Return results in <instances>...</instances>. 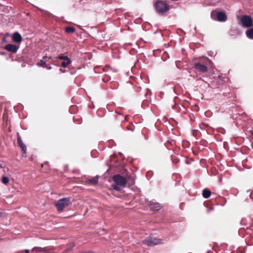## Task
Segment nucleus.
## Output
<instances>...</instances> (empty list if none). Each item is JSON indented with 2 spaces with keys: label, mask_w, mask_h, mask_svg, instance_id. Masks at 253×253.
Listing matches in <instances>:
<instances>
[{
  "label": "nucleus",
  "mask_w": 253,
  "mask_h": 253,
  "mask_svg": "<svg viewBox=\"0 0 253 253\" xmlns=\"http://www.w3.org/2000/svg\"><path fill=\"white\" fill-rule=\"evenodd\" d=\"M156 10L160 15H163L169 9V5L165 1L158 0L154 3Z\"/></svg>",
  "instance_id": "1"
},
{
  "label": "nucleus",
  "mask_w": 253,
  "mask_h": 253,
  "mask_svg": "<svg viewBox=\"0 0 253 253\" xmlns=\"http://www.w3.org/2000/svg\"><path fill=\"white\" fill-rule=\"evenodd\" d=\"M70 198H64L58 200L55 204L57 211L60 212L63 211L64 209L70 204Z\"/></svg>",
  "instance_id": "2"
},
{
  "label": "nucleus",
  "mask_w": 253,
  "mask_h": 253,
  "mask_svg": "<svg viewBox=\"0 0 253 253\" xmlns=\"http://www.w3.org/2000/svg\"><path fill=\"white\" fill-rule=\"evenodd\" d=\"M142 242L143 244L148 246H152L162 244L163 243V240L150 236L144 239Z\"/></svg>",
  "instance_id": "3"
},
{
  "label": "nucleus",
  "mask_w": 253,
  "mask_h": 253,
  "mask_svg": "<svg viewBox=\"0 0 253 253\" xmlns=\"http://www.w3.org/2000/svg\"><path fill=\"white\" fill-rule=\"evenodd\" d=\"M211 18L214 20L224 22L227 20V15L225 13L222 11L216 12L213 11L211 12Z\"/></svg>",
  "instance_id": "4"
},
{
  "label": "nucleus",
  "mask_w": 253,
  "mask_h": 253,
  "mask_svg": "<svg viewBox=\"0 0 253 253\" xmlns=\"http://www.w3.org/2000/svg\"><path fill=\"white\" fill-rule=\"evenodd\" d=\"M239 24L244 28L251 27L253 25V19L250 16L243 15L241 18Z\"/></svg>",
  "instance_id": "5"
},
{
  "label": "nucleus",
  "mask_w": 253,
  "mask_h": 253,
  "mask_svg": "<svg viewBox=\"0 0 253 253\" xmlns=\"http://www.w3.org/2000/svg\"><path fill=\"white\" fill-rule=\"evenodd\" d=\"M112 179L117 185L121 187H125L127 183L126 179L120 174L114 175Z\"/></svg>",
  "instance_id": "6"
},
{
  "label": "nucleus",
  "mask_w": 253,
  "mask_h": 253,
  "mask_svg": "<svg viewBox=\"0 0 253 253\" xmlns=\"http://www.w3.org/2000/svg\"><path fill=\"white\" fill-rule=\"evenodd\" d=\"M19 46L13 44H7L4 46V49L9 52L16 53Z\"/></svg>",
  "instance_id": "7"
},
{
  "label": "nucleus",
  "mask_w": 253,
  "mask_h": 253,
  "mask_svg": "<svg viewBox=\"0 0 253 253\" xmlns=\"http://www.w3.org/2000/svg\"><path fill=\"white\" fill-rule=\"evenodd\" d=\"M194 67L196 70L202 73H206L208 71V67L200 63H195Z\"/></svg>",
  "instance_id": "8"
},
{
  "label": "nucleus",
  "mask_w": 253,
  "mask_h": 253,
  "mask_svg": "<svg viewBox=\"0 0 253 253\" xmlns=\"http://www.w3.org/2000/svg\"><path fill=\"white\" fill-rule=\"evenodd\" d=\"M12 40L15 42L20 43L22 41V38L18 32H16L13 34Z\"/></svg>",
  "instance_id": "9"
},
{
  "label": "nucleus",
  "mask_w": 253,
  "mask_h": 253,
  "mask_svg": "<svg viewBox=\"0 0 253 253\" xmlns=\"http://www.w3.org/2000/svg\"><path fill=\"white\" fill-rule=\"evenodd\" d=\"M17 142L19 147L21 148L22 151L23 152L22 156H24V154L26 153V147L25 145L22 142V141L19 135H18L17 137Z\"/></svg>",
  "instance_id": "10"
},
{
  "label": "nucleus",
  "mask_w": 253,
  "mask_h": 253,
  "mask_svg": "<svg viewBox=\"0 0 253 253\" xmlns=\"http://www.w3.org/2000/svg\"><path fill=\"white\" fill-rule=\"evenodd\" d=\"M150 208L154 211H158L162 208V206L158 203H151L150 204Z\"/></svg>",
  "instance_id": "11"
},
{
  "label": "nucleus",
  "mask_w": 253,
  "mask_h": 253,
  "mask_svg": "<svg viewBox=\"0 0 253 253\" xmlns=\"http://www.w3.org/2000/svg\"><path fill=\"white\" fill-rule=\"evenodd\" d=\"M32 251L39 253H46L47 250L46 248L34 247L32 249Z\"/></svg>",
  "instance_id": "12"
},
{
  "label": "nucleus",
  "mask_w": 253,
  "mask_h": 253,
  "mask_svg": "<svg viewBox=\"0 0 253 253\" xmlns=\"http://www.w3.org/2000/svg\"><path fill=\"white\" fill-rule=\"evenodd\" d=\"M211 191L207 189H204L203 191V196L205 198H208L211 196Z\"/></svg>",
  "instance_id": "13"
},
{
  "label": "nucleus",
  "mask_w": 253,
  "mask_h": 253,
  "mask_svg": "<svg viewBox=\"0 0 253 253\" xmlns=\"http://www.w3.org/2000/svg\"><path fill=\"white\" fill-rule=\"evenodd\" d=\"M246 34L248 38L253 39V28L247 30Z\"/></svg>",
  "instance_id": "14"
},
{
  "label": "nucleus",
  "mask_w": 253,
  "mask_h": 253,
  "mask_svg": "<svg viewBox=\"0 0 253 253\" xmlns=\"http://www.w3.org/2000/svg\"><path fill=\"white\" fill-rule=\"evenodd\" d=\"M75 31V28L73 27H67L65 29V32L67 33H73Z\"/></svg>",
  "instance_id": "15"
},
{
  "label": "nucleus",
  "mask_w": 253,
  "mask_h": 253,
  "mask_svg": "<svg viewBox=\"0 0 253 253\" xmlns=\"http://www.w3.org/2000/svg\"><path fill=\"white\" fill-rule=\"evenodd\" d=\"M71 63V61L70 60V59H69V60H64V61L61 63V66L64 68H65L67 67Z\"/></svg>",
  "instance_id": "16"
},
{
  "label": "nucleus",
  "mask_w": 253,
  "mask_h": 253,
  "mask_svg": "<svg viewBox=\"0 0 253 253\" xmlns=\"http://www.w3.org/2000/svg\"><path fill=\"white\" fill-rule=\"evenodd\" d=\"M98 177L97 176H95V177L92 178L91 179H90L89 180V182L93 183L95 184H96L98 183Z\"/></svg>",
  "instance_id": "17"
},
{
  "label": "nucleus",
  "mask_w": 253,
  "mask_h": 253,
  "mask_svg": "<svg viewBox=\"0 0 253 253\" xmlns=\"http://www.w3.org/2000/svg\"><path fill=\"white\" fill-rule=\"evenodd\" d=\"M1 182L5 184H6L9 182V179L8 177L6 176H3L2 177Z\"/></svg>",
  "instance_id": "18"
},
{
  "label": "nucleus",
  "mask_w": 253,
  "mask_h": 253,
  "mask_svg": "<svg viewBox=\"0 0 253 253\" xmlns=\"http://www.w3.org/2000/svg\"><path fill=\"white\" fill-rule=\"evenodd\" d=\"M58 58L60 60H69V59L68 56L63 55L61 54L59 55Z\"/></svg>",
  "instance_id": "19"
},
{
  "label": "nucleus",
  "mask_w": 253,
  "mask_h": 253,
  "mask_svg": "<svg viewBox=\"0 0 253 253\" xmlns=\"http://www.w3.org/2000/svg\"><path fill=\"white\" fill-rule=\"evenodd\" d=\"M119 186H119L117 184L112 185V187H113V188L117 191H120L121 190V188H120Z\"/></svg>",
  "instance_id": "20"
},
{
  "label": "nucleus",
  "mask_w": 253,
  "mask_h": 253,
  "mask_svg": "<svg viewBox=\"0 0 253 253\" xmlns=\"http://www.w3.org/2000/svg\"><path fill=\"white\" fill-rule=\"evenodd\" d=\"M39 64L41 66L44 67L45 64V62L43 60H41Z\"/></svg>",
  "instance_id": "21"
},
{
  "label": "nucleus",
  "mask_w": 253,
  "mask_h": 253,
  "mask_svg": "<svg viewBox=\"0 0 253 253\" xmlns=\"http://www.w3.org/2000/svg\"><path fill=\"white\" fill-rule=\"evenodd\" d=\"M81 253H94L92 251H89L87 252H82Z\"/></svg>",
  "instance_id": "22"
},
{
  "label": "nucleus",
  "mask_w": 253,
  "mask_h": 253,
  "mask_svg": "<svg viewBox=\"0 0 253 253\" xmlns=\"http://www.w3.org/2000/svg\"><path fill=\"white\" fill-rule=\"evenodd\" d=\"M70 246L72 248L75 246V244L74 243H71L70 244Z\"/></svg>",
  "instance_id": "23"
},
{
  "label": "nucleus",
  "mask_w": 253,
  "mask_h": 253,
  "mask_svg": "<svg viewBox=\"0 0 253 253\" xmlns=\"http://www.w3.org/2000/svg\"><path fill=\"white\" fill-rule=\"evenodd\" d=\"M24 251H25V252L26 253H30V251H29V250H25Z\"/></svg>",
  "instance_id": "24"
},
{
  "label": "nucleus",
  "mask_w": 253,
  "mask_h": 253,
  "mask_svg": "<svg viewBox=\"0 0 253 253\" xmlns=\"http://www.w3.org/2000/svg\"><path fill=\"white\" fill-rule=\"evenodd\" d=\"M251 134L253 136V129L251 130Z\"/></svg>",
  "instance_id": "25"
},
{
  "label": "nucleus",
  "mask_w": 253,
  "mask_h": 253,
  "mask_svg": "<svg viewBox=\"0 0 253 253\" xmlns=\"http://www.w3.org/2000/svg\"><path fill=\"white\" fill-rule=\"evenodd\" d=\"M2 213L1 211H0V217L2 216Z\"/></svg>",
  "instance_id": "26"
},
{
  "label": "nucleus",
  "mask_w": 253,
  "mask_h": 253,
  "mask_svg": "<svg viewBox=\"0 0 253 253\" xmlns=\"http://www.w3.org/2000/svg\"><path fill=\"white\" fill-rule=\"evenodd\" d=\"M47 68V69H50L51 68V67L50 66H49V67H48Z\"/></svg>",
  "instance_id": "27"
},
{
  "label": "nucleus",
  "mask_w": 253,
  "mask_h": 253,
  "mask_svg": "<svg viewBox=\"0 0 253 253\" xmlns=\"http://www.w3.org/2000/svg\"><path fill=\"white\" fill-rule=\"evenodd\" d=\"M131 182H132V184H133L134 183V180L132 179Z\"/></svg>",
  "instance_id": "28"
},
{
  "label": "nucleus",
  "mask_w": 253,
  "mask_h": 253,
  "mask_svg": "<svg viewBox=\"0 0 253 253\" xmlns=\"http://www.w3.org/2000/svg\"><path fill=\"white\" fill-rule=\"evenodd\" d=\"M103 82H105V81L104 80V79H103Z\"/></svg>",
  "instance_id": "29"
},
{
  "label": "nucleus",
  "mask_w": 253,
  "mask_h": 253,
  "mask_svg": "<svg viewBox=\"0 0 253 253\" xmlns=\"http://www.w3.org/2000/svg\"><path fill=\"white\" fill-rule=\"evenodd\" d=\"M103 82H105V81L104 80V79H103Z\"/></svg>",
  "instance_id": "30"
},
{
  "label": "nucleus",
  "mask_w": 253,
  "mask_h": 253,
  "mask_svg": "<svg viewBox=\"0 0 253 253\" xmlns=\"http://www.w3.org/2000/svg\"><path fill=\"white\" fill-rule=\"evenodd\" d=\"M103 82H105V81L104 80V79H103Z\"/></svg>",
  "instance_id": "31"
}]
</instances>
